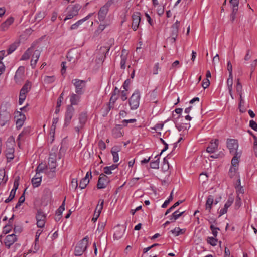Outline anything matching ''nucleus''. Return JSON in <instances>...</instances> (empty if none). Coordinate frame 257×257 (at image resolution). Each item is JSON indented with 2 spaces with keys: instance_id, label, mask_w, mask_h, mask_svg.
I'll return each instance as SVG.
<instances>
[{
  "instance_id": "obj_1",
  "label": "nucleus",
  "mask_w": 257,
  "mask_h": 257,
  "mask_svg": "<svg viewBox=\"0 0 257 257\" xmlns=\"http://www.w3.org/2000/svg\"><path fill=\"white\" fill-rule=\"evenodd\" d=\"M11 105L8 102H4L0 107V125L4 126L9 123L12 111L11 110Z\"/></svg>"
},
{
  "instance_id": "obj_2",
  "label": "nucleus",
  "mask_w": 257,
  "mask_h": 257,
  "mask_svg": "<svg viewBox=\"0 0 257 257\" xmlns=\"http://www.w3.org/2000/svg\"><path fill=\"white\" fill-rule=\"evenodd\" d=\"M81 6L79 4L71 5L67 7L66 10V17L64 21L72 19L74 17L78 14V12L81 9Z\"/></svg>"
},
{
  "instance_id": "obj_3",
  "label": "nucleus",
  "mask_w": 257,
  "mask_h": 257,
  "mask_svg": "<svg viewBox=\"0 0 257 257\" xmlns=\"http://www.w3.org/2000/svg\"><path fill=\"white\" fill-rule=\"evenodd\" d=\"M88 245V237L86 236L80 241L76 245L74 254L76 256H80L86 250Z\"/></svg>"
},
{
  "instance_id": "obj_4",
  "label": "nucleus",
  "mask_w": 257,
  "mask_h": 257,
  "mask_svg": "<svg viewBox=\"0 0 257 257\" xmlns=\"http://www.w3.org/2000/svg\"><path fill=\"white\" fill-rule=\"evenodd\" d=\"M140 92L139 90H136L129 99V105L132 110H135L138 108L140 104Z\"/></svg>"
},
{
  "instance_id": "obj_5",
  "label": "nucleus",
  "mask_w": 257,
  "mask_h": 257,
  "mask_svg": "<svg viewBox=\"0 0 257 257\" xmlns=\"http://www.w3.org/2000/svg\"><path fill=\"white\" fill-rule=\"evenodd\" d=\"M72 83L75 86V92L78 95H81L84 92V88L86 85V82L78 79H74L72 80Z\"/></svg>"
},
{
  "instance_id": "obj_6",
  "label": "nucleus",
  "mask_w": 257,
  "mask_h": 257,
  "mask_svg": "<svg viewBox=\"0 0 257 257\" xmlns=\"http://www.w3.org/2000/svg\"><path fill=\"white\" fill-rule=\"evenodd\" d=\"M75 109L72 105H68L66 109L65 114L64 126H68L71 122V119L73 116Z\"/></svg>"
},
{
  "instance_id": "obj_7",
  "label": "nucleus",
  "mask_w": 257,
  "mask_h": 257,
  "mask_svg": "<svg viewBox=\"0 0 257 257\" xmlns=\"http://www.w3.org/2000/svg\"><path fill=\"white\" fill-rule=\"evenodd\" d=\"M227 147L229 150L230 153L235 154L236 153H239L237 152V149L238 148V142L235 139H228L227 140Z\"/></svg>"
},
{
  "instance_id": "obj_8",
  "label": "nucleus",
  "mask_w": 257,
  "mask_h": 257,
  "mask_svg": "<svg viewBox=\"0 0 257 257\" xmlns=\"http://www.w3.org/2000/svg\"><path fill=\"white\" fill-rule=\"evenodd\" d=\"M24 72L25 68L24 67L20 66L18 68L14 76V80L16 83L20 84L24 80Z\"/></svg>"
},
{
  "instance_id": "obj_9",
  "label": "nucleus",
  "mask_w": 257,
  "mask_h": 257,
  "mask_svg": "<svg viewBox=\"0 0 257 257\" xmlns=\"http://www.w3.org/2000/svg\"><path fill=\"white\" fill-rule=\"evenodd\" d=\"M109 182V179L108 177L104 174L102 173L99 176L97 187L99 189L105 188Z\"/></svg>"
},
{
  "instance_id": "obj_10",
  "label": "nucleus",
  "mask_w": 257,
  "mask_h": 257,
  "mask_svg": "<svg viewBox=\"0 0 257 257\" xmlns=\"http://www.w3.org/2000/svg\"><path fill=\"white\" fill-rule=\"evenodd\" d=\"M141 18V15L140 12H136L132 16V28L136 31L138 28Z\"/></svg>"
},
{
  "instance_id": "obj_11",
  "label": "nucleus",
  "mask_w": 257,
  "mask_h": 257,
  "mask_svg": "<svg viewBox=\"0 0 257 257\" xmlns=\"http://www.w3.org/2000/svg\"><path fill=\"white\" fill-rule=\"evenodd\" d=\"M104 204V200L100 199L98 201V204L97 205L95 210L94 213L93 217L92 219V221L95 222L97 221L98 218L100 216L101 210L103 209Z\"/></svg>"
},
{
  "instance_id": "obj_12",
  "label": "nucleus",
  "mask_w": 257,
  "mask_h": 257,
  "mask_svg": "<svg viewBox=\"0 0 257 257\" xmlns=\"http://www.w3.org/2000/svg\"><path fill=\"white\" fill-rule=\"evenodd\" d=\"M53 150L52 149L51 152L50 153V156L48 159V168L50 169H55L57 166L56 162V154L55 152H52Z\"/></svg>"
},
{
  "instance_id": "obj_13",
  "label": "nucleus",
  "mask_w": 257,
  "mask_h": 257,
  "mask_svg": "<svg viewBox=\"0 0 257 257\" xmlns=\"http://www.w3.org/2000/svg\"><path fill=\"white\" fill-rule=\"evenodd\" d=\"M109 5V4L107 3L100 9L98 14V19L100 21H103L104 20L108 13Z\"/></svg>"
},
{
  "instance_id": "obj_14",
  "label": "nucleus",
  "mask_w": 257,
  "mask_h": 257,
  "mask_svg": "<svg viewBox=\"0 0 257 257\" xmlns=\"http://www.w3.org/2000/svg\"><path fill=\"white\" fill-rule=\"evenodd\" d=\"M218 144L219 141L218 139H215L214 141L212 140L207 148L206 151L209 153L215 152L218 149Z\"/></svg>"
},
{
  "instance_id": "obj_15",
  "label": "nucleus",
  "mask_w": 257,
  "mask_h": 257,
  "mask_svg": "<svg viewBox=\"0 0 257 257\" xmlns=\"http://www.w3.org/2000/svg\"><path fill=\"white\" fill-rule=\"evenodd\" d=\"M119 91L117 89V88H115L114 93L112 95V96L110 97V102L109 104H108V106L107 108V111L108 112L111 108L113 107L114 104L115 102V101L118 99V96L117 95V93H119Z\"/></svg>"
},
{
  "instance_id": "obj_16",
  "label": "nucleus",
  "mask_w": 257,
  "mask_h": 257,
  "mask_svg": "<svg viewBox=\"0 0 257 257\" xmlns=\"http://www.w3.org/2000/svg\"><path fill=\"white\" fill-rule=\"evenodd\" d=\"M17 240L16 235L12 234L7 235L5 239V244L6 246L9 248Z\"/></svg>"
},
{
  "instance_id": "obj_17",
  "label": "nucleus",
  "mask_w": 257,
  "mask_h": 257,
  "mask_svg": "<svg viewBox=\"0 0 257 257\" xmlns=\"http://www.w3.org/2000/svg\"><path fill=\"white\" fill-rule=\"evenodd\" d=\"M120 151L119 146H115L112 148L111 152L113 156V161L114 163H116L119 160V155L118 152Z\"/></svg>"
},
{
  "instance_id": "obj_18",
  "label": "nucleus",
  "mask_w": 257,
  "mask_h": 257,
  "mask_svg": "<svg viewBox=\"0 0 257 257\" xmlns=\"http://www.w3.org/2000/svg\"><path fill=\"white\" fill-rule=\"evenodd\" d=\"M93 13H90V14H88L85 18H84L81 20H79L77 22H76L75 24L72 25L70 27V29L71 30H74V29H77L78 28V27L80 25H81L84 22H85L86 20H87L88 19H89L93 15Z\"/></svg>"
},
{
  "instance_id": "obj_19",
  "label": "nucleus",
  "mask_w": 257,
  "mask_h": 257,
  "mask_svg": "<svg viewBox=\"0 0 257 257\" xmlns=\"http://www.w3.org/2000/svg\"><path fill=\"white\" fill-rule=\"evenodd\" d=\"M213 204H214V197L211 195H209L207 197L205 204V209L208 211V212L210 213L211 212V210Z\"/></svg>"
},
{
  "instance_id": "obj_20",
  "label": "nucleus",
  "mask_w": 257,
  "mask_h": 257,
  "mask_svg": "<svg viewBox=\"0 0 257 257\" xmlns=\"http://www.w3.org/2000/svg\"><path fill=\"white\" fill-rule=\"evenodd\" d=\"M42 180V176L39 173H36L32 179V184L34 187H37L40 185Z\"/></svg>"
},
{
  "instance_id": "obj_21",
  "label": "nucleus",
  "mask_w": 257,
  "mask_h": 257,
  "mask_svg": "<svg viewBox=\"0 0 257 257\" xmlns=\"http://www.w3.org/2000/svg\"><path fill=\"white\" fill-rule=\"evenodd\" d=\"M19 113V117L16 122V126L18 129H20L23 125L26 117L24 114L20 112H18Z\"/></svg>"
},
{
  "instance_id": "obj_22",
  "label": "nucleus",
  "mask_w": 257,
  "mask_h": 257,
  "mask_svg": "<svg viewBox=\"0 0 257 257\" xmlns=\"http://www.w3.org/2000/svg\"><path fill=\"white\" fill-rule=\"evenodd\" d=\"M14 19L12 17L8 18L6 21L3 23L1 26V29L3 31L7 30L9 26L13 23Z\"/></svg>"
},
{
  "instance_id": "obj_23",
  "label": "nucleus",
  "mask_w": 257,
  "mask_h": 257,
  "mask_svg": "<svg viewBox=\"0 0 257 257\" xmlns=\"http://www.w3.org/2000/svg\"><path fill=\"white\" fill-rule=\"evenodd\" d=\"M125 230L123 228L117 227L114 233V238L117 240L120 239L123 235Z\"/></svg>"
},
{
  "instance_id": "obj_24",
  "label": "nucleus",
  "mask_w": 257,
  "mask_h": 257,
  "mask_svg": "<svg viewBox=\"0 0 257 257\" xmlns=\"http://www.w3.org/2000/svg\"><path fill=\"white\" fill-rule=\"evenodd\" d=\"M184 211L179 212V210H177L175 211L170 216L169 219L172 222H174L175 221L178 219L180 217H181Z\"/></svg>"
},
{
  "instance_id": "obj_25",
  "label": "nucleus",
  "mask_w": 257,
  "mask_h": 257,
  "mask_svg": "<svg viewBox=\"0 0 257 257\" xmlns=\"http://www.w3.org/2000/svg\"><path fill=\"white\" fill-rule=\"evenodd\" d=\"M80 97L79 95L76 94H72L70 96V101L71 102V104L70 105H77L80 101Z\"/></svg>"
},
{
  "instance_id": "obj_26",
  "label": "nucleus",
  "mask_w": 257,
  "mask_h": 257,
  "mask_svg": "<svg viewBox=\"0 0 257 257\" xmlns=\"http://www.w3.org/2000/svg\"><path fill=\"white\" fill-rule=\"evenodd\" d=\"M14 149L12 147H8L6 150V156L8 160L11 161L13 159Z\"/></svg>"
},
{
  "instance_id": "obj_27",
  "label": "nucleus",
  "mask_w": 257,
  "mask_h": 257,
  "mask_svg": "<svg viewBox=\"0 0 257 257\" xmlns=\"http://www.w3.org/2000/svg\"><path fill=\"white\" fill-rule=\"evenodd\" d=\"M234 155L231 160V164L234 167H237L239 163V159L241 156V153H236L235 154H233Z\"/></svg>"
},
{
  "instance_id": "obj_28",
  "label": "nucleus",
  "mask_w": 257,
  "mask_h": 257,
  "mask_svg": "<svg viewBox=\"0 0 257 257\" xmlns=\"http://www.w3.org/2000/svg\"><path fill=\"white\" fill-rule=\"evenodd\" d=\"M172 31L171 37H172V39H173V41L175 42L176 41V38H177V35H178V25L177 24H174L172 25Z\"/></svg>"
},
{
  "instance_id": "obj_29",
  "label": "nucleus",
  "mask_w": 257,
  "mask_h": 257,
  "mask_svg": "<svg viewBox=\"0 0 257 257\" xmlns=\"http://www.w3.org/2000/svg\"><path fill=\"white\" fill-rule=\"evenodd\" d=\"M118 165L113 164L110 166H106L103 168L104 173L106 174L109 175L112 173L111 171L117 168Z\"/></svg>"
},
{
  "instance_id": "obj_30",
  "label": "nucleus",
  "mask_w": 257,
  "mask_h": 257,
  "mask_svg": "<svg viewBox=\"0 0 257 257\" xmlns=\"http://www.w3.org/2000/svg\"><path fill=\"white\" fill-rule=\"evenodd\" d=\"M159 156L160 155H157L155 156V160L151 162L150 163V167L153 169H158L159 167Z\"/></svg>"
},
{
  "instance_id": "obj_31",
  "label": "nucleus",
  "mask_w": 257,
  "mask_h": 257,
  "mask_svg": "<svg viewBox=\"0 0 257 257\" xmlns=\"http://www.w3.org/2000/svg\"><path fill=\"white\" fill-rule=\"evenodd\" d=\"M33 51V48H30L27 50V51L23 54L21 57V60H26L29 59L30 55H31L32 52Z\"/></svg>"
},
{
  "instance_id": "obj_32",
  "label": "nucleus",
  "mask_w": 257,
  "mask_h": 257,
  "mask_svg": "<svg viewBox=\"0 0 257 257\" xmlns=\"http://www.w3.org/2000/svg\"><path fill=\"white\" fill-rule=\"evenodd\" d=\"M185 230V229H180L179 227H176L174 229L171 230V232L175 236H178L179 235L184 234Z\"/></svg>"
},
{
  "instance_id": "obj_33",
  "label": "nucleus",
  "mask_w": 257,
  "mask_h": 257,
  "mask_svg": "<svg viewBox=\"0 0 257 257\" xmlns=\"http://www.w3.org/2000/svg\"><path fill=\"white\" fill-rule=\"evenodd\" d=\"M46 214L41 210H39L36 216L37 220H43L46 221Z\"/></svg>"
},
{
  "instance_id": "obj_34",
  "label": "nucleus",
  "mask_w": 257,
  "mask_h": 257,
  "mask_svg": "<svg viewBox=\"0 0 257 257\" xmlns=\"http://www.w3.org/2000/svg\"><path fill=\"white\" fill-rule=\"evenodd\" d=\"M7 181V177H5V170L4 168L0 169V185L5 184Z\"/></svg>"
},
{
  "instance_id": "obj_35",
  "label": "nucleus",
  "mask_w": 257,
  "mask_h": 257,
  "mask_svg": "<svg viewBox=\"0 0 257 257\" xmlns=\"http://www.w3.org/2000/svg\"><path fill=\"white\" fill-rule=\"evenodd\" d=\"M112 135L115 138H119L122 136L121 130L119 126L115 127L112 130Z\"/></svg>"
},
{
  "instance_id": "obj_36",
  "label": "nucleus",
  "mask_w": 257,
  "mask_h": 257,
  "mask_svg": "<svg viewBox=\"0 0 257 257\" xmlns=\"http://www.w3.org/2000/svg\"><path fill=\"white\" fill-rule=\"evenodd\" d=\"M79 123L81 124V126H82L86 122L87 119V114L86 113L82 112L79 115Z\"/></svg>"
},
{
  "instance_id": "obj_37",
  "label": "nucleus",
  "mask_w": 257,
  "mask_h": 257,
  "mask_svg": "<svg viewBox=\"0 0 257 257\" xmlns=\"http://www.w3.org/2000/svg\"><path fill=\"white\" fill-rule=\"evenodd\" d=\"M106 225V222H99L98 225L97 229L96 230V233L102 234V231Z\"/></svg>"
},
{
  "instance_id": "obj_38",
  "label": "nucleus",
  "mask_w": 257,
  "mask_h": 257,
  "mask_svg": "<svg viewBox=\"0 0 257 257\" xmlns=\"http://www.w3.org/2000/svg\"><path fill=\"white\" fill-rule=\"evenodd\" d=\"M31 84L30 82H27L26 84L23 86L21 89L20 92L23 94H27L29 91L31 89Z\"/></svg>"
},
{
  "instance_id": "obj_39",
  "label": "nucleus",
  "mask_w": 257,
  "mask_h": 257,
  "mask_svg": "<svg viewBox=\"0 0 257 257\" xmlns=\"http://www.w3.org/2000/svg\"><path fill=\"white\" fill-rule=\"evenodd\" d=\"M48 167V166L45 164H40L36 169V173H39L40 174V173L43 172L46 170H47Z\"/></svg>"
},
{
  "instance_id": "obj_40",
  "label": "nucleus",
  "mask_w": 257,
  "mask_h": 257,
  "mask_svg": "<svg viewBox=\"0 0 257 257\" xmlns=\"http://www.w3.org/2000/svg\"><path fill=\"white\" fill-rule=\"evenodd\" d=\"M229 2L232 6V10H233L234 12H238L239 0H230Z\"/></svg>"
},
{
  "instance_id": "obj_41",
  "label": "nucleus",
  "mask_w": 257,
  "mask_h": 257,
  "mask_svg": "<svg viewBox=\"0 0 257 257\" xmlns=\"http://www.w3.org/2000/svg\"><path fill=\"white\" fill-rule=\"evenodd\" d=\"M227 84L229 94H231V91H232V85H233L232 75H229V77L227 81Z\"/></svg>"
},
{
  "instance_id": "obj_42",
  "label": "nucleus",
  "mask_w": 257,
  "mask_h": 257,
  "mask_svg": "<svg viewBox=\"0 0 257 257\" xmlns=\"http://www.w3.org/2000/svg\"><path fill=\"white\" fill-rule=\"evenodd\" d=\"M209 223H211V225L210 227V229L212 231V233L214 237H216L218 234V230H219L220 229L218 227H215L214 225L212 224L211 221H209Z\"/></svg>"
},
{
  "instance_id": "obj_43",
  "label": "nucleus",
  "mask_w": 257,
  "mask_h": 257,
  "mask_svg": "<svg viewBox=\"0 0 257 257\" xmlns=\"http://www.w3.org/2000/svg\"><path fill=\"white\" fill-rule=\"evenodd\" d=\"M217 239L214 237H208L207 239V243L213 246L217 245Z\"/></svg>"
},
{
  "instance_id": "obj_44",
  "label": "nucleus",
  "mask_w": 257,
  "mask_h": 257,
  "mask_svg": "<svg viewBox=\"0 0 257 257\" xmlns=\"http://www.w3.org/2000/svg\"><path fill=\"white\" fill-rule=\"evenodd\" d=\"M89 180H87L86 178L82 179L79 183V188L81 189H84L86 187L87 185L89 183Z\"/></svg>"
},
{
  "instance_id": "obj_45",
  "label": "nucleus",
  "mask_w": 257,
  "mask_h": 257,
  "mask_svg": "<svg viewBox=\"0 0 257 257\" xmlns=\"http://www.w3.org/2000/svg\"><path fill=\"white\" fill-rule=\"evenodd\" d=\"M18 46V43H14L13 44H11L9 46V48L7 50V55L10 54L12 52H13L16 49Z\"/></svg>"
},
{
  "instance_id": "obj_46",
  "label": "nucleus",
  "mask_w": 257,
  "mask_h": 257,
  "mask_svg": "<svg viewBox=\"0 0 257 257\" xmlns=\"http://www.w3.org/2000/svg\"><path fill=\"white\" fill-rule=\"evenodd\" d=\"M32 52L33 55L32 59H34L35 61H38L41 54V51L39 49H37L35 50V51L33 50Z\"/></svg>"
},
{
  "instance_id": "obj_47",
  "label": "nucleus",
  "mask_w": 257,
  "mask_h": 257,
  "mask_svg": "<svg viewBox=\"0 0 257 257\" xmlns=\"http://www.w3.org/2000/svg\"><path fill=\"white\" fill-rule=\"evenodd\" d=\"M182 202V201H178L177 202H176L172 206H171L170 208L168 209L165 214V215H167L168 214H169L173 209H174L175 207H176L177 206H178L180 203Z\"/></svg>"
},
{
  "instance_id": "obj_48",
  "label": "nucleus",
  "mask_w": 257,
  "mask_h": 257,
  "mask_svg": "<svg viewBox=\"0 0 257 257\" xmlns=\"http://www.w3.org/2000/svg\"><path fill=\"white\" fill-rule=\"evenodd\" d=\"M234 201V198L232 196H229L227 202L225 204L224 206L226 207V208H229L233 203Z\"/></svg>"
},
{
  "instance_id": "obj_49",
  "label": "nucleus",
  "mask_w": 257,
  "mask_h": 257,
  "mask_svg": "<svg viewBox=\"0 0 257 257\" xmlns=\"http://www.w3.org/2000/svg\"><path fill=\"white\" fill-rule=\"evenodd\" d=\"M127 60V57L121 56L120 67L122 69L125 68V64Z\"/></svg>"
},
{
  "instance_id": "obj_50",
  "label": "nucleus",
  "mask_w": 257,
  "mask_h": 257,
  "mask_svg": "<svg viewBox=\"0 0 257 257\" xmlns=\"http://www.w3.org/2000/svg\"><path fill=\"white\" fill-rule=\"evenodd\" d=\"M55 81V77L54 76H46L44 78V81L46 83H51Z\"/></svg>"
},
{
  "instance_id": "obj_51",
  "label": "nucleus",
  "mask_w": 257,
  "mask_h": 257,
  "mask_svg": "<svg viewBox=\"0 0 257 257\" xmlns=\"http://www.w3.org/2000/svg\"><path fill=\"white\" fill-rule=\"evenodd\" d=\"M25 196L24 194H23L19 199V201L17 203L15 208H18L21 204L25 201Z\"/></svg>"
},
{
  "instance_id": "obj_52",
  "label": "nucleus",
  "mask_w": 257,
  "mask_h": 257,
  "mask_svg": "<svg viewBox=\"0 0 257 257\" xmlns=\"http://www.w3.org/2000/svg\"><path fill=\"white\" fill-rule=\"evenodd\" d=\"M64 206H65V200L63 202L61 205L57 209V210L56 212V214H60V215H62V212H63V211L65 209Z\"/></svg>"
},
{
  "instance_id": "obj_53",
  "label": "nucleus",
  "mask_w": 257,
  "mask_h": 257,
  "mask_svg": "<svg viewBox=\"0 0 257 257\" xmlns=\"http://www.w3.org/2000/svg\"><path fill=\"white\" fill-rule=\"evenodd\" d=\"M49 178H53L55 175V169H50L49 171L45 172Z\"/></svg>"
},
{
  "instance_id": "obj_54",
  "label": "nucleus",
  "mask_w": 257,
  "mask_h": 257,
  "mask_svg": "<svg viewBox=\"0 0 257 257\" xmlns=\"http://www.w3.org/2000/svg\"><path fill=\"white\" fill-rule=\"evenodd\" d=\"M15 193H16V192H15L11 190L9 197L7 199H6L5 202L6 203H8L10 201H11L14 198L15 195Z\"/></svg>"
},
{
  "instance_id": "obj_55",
  "label": "nucleus",
  "mask_w": 257,
  "mask_h": 257,
  "mask_svg": "<svg viewBox=\"0 0 257 257\" xmlns=\"http://www.w3.org/2000/svg\"><path fill=\"white\" fill-rule=\"evenodd\" d=\"M71 186L73 189H74L75 190L78 187V181L77 179H72L71 183Z\"/></svg>"
},
{
  "instance_id": "obj_56",
  "label": "nucleus",
  "mask_w": 257,
  "mask_h": 257,
  "mask_svg": "<svg viewBox=\"0 0 257 257\" xmlns=\"http://www.w3.org/2000/svg\"><path fill=\"white\" fill-rule=\"evenodd\" d=\"M157 12L159 16H162L164 13V7L161 6H158L157 9Z\"/></svg>"
},
{
  "instance_id": "obj_57",
  "label": "nucleus",
  "mask_w": 257,
  "mask_h": 257,
  "mask_svg": "<svg viewBox=\"0 0 257 257\" xmlns=\"http://www.w3.org/2000/svg\"><path fill=\"white\" fill-rule=\"evenodd\" d=\"M120 97L122 101H125L127 99L126 90H122L121 91Z\"/></svg>"
},
{
  "instance_id": "obj_58",
  "label": "nucleus",
  "mask_w": 257,
  "mask_h": 257,
  "mask_svg": "<svg viewBox=\"0 0 257 257\" xmlns=\"http://www.w3.org/2000/svg\"><path fill=\"white\" fill-rule=\"evenodd\" d=\"M227 67L229 72V75H232V66L230 61H228L227 62Z\"/></svg>"
},
{
  "instance_id": "obj_59",
  "label": "nucleus",
  "mask_w": 257,
  "mask_h": 257,
  "mask_svg": "<svg viewBox=\"0 0 257 257\" xmlns=\"http://www.w3.org/2000/svg\"><path fill=\"white\" fill-rule=\"evenodd\" d=\"M135 122H136V119H125L122 121V123L126 126L128 123H134Z\"/></svg>"
},
{
  "instance_id": "obj_60",
  "label": "nucleus",
  "mask_w": 257,
  "mask_h": 257,
  "mask_svg": "<svg viewBox=\"0 0 257 257\" xmlns=\"http://www.w3.org/2000/svg\"><path fill=\"white\" fill-rule=\"evenodd\" d=\"M249 126L251 127L253 130L257 131V123L256 122L251 120L249 122Z\"/></svg>"
},
{
  "instance_id": "obj_61",
  "label": "nucleus",
  "mask_w": 257,
  "mask_h": 257,
  "mask_svg": "<svg viewBox=\"0 0 257 257\" xmlns=\"http://www.w3.org/2000/svg\"><path fill=\"white\" fill-rule=\"evenodd\" d=\"M98 145L99 148L102 150H103L106 148L105 143L102 140H100L98 142Z\"/></svg>"
},
{
  "instance_id": "obj_62",
  "label": "nucleus",
  "mask_w": 257,
  "mask_h": 257,
  "mask_svg": "<svg viewBox=\"0 0 257 257\" xmlns=\"http://www.w3.org/2000/svg\"><path fill=\"white\" fill-rule=\"evenodd\" d=\"M241 199L239 195H237L236 201H235V206L236 207L239 208L241 205Z\"/></svg>"
},
{
  "instance_id": "obj_63",
  "label": "nucleus",
  "mask_w": 257,
  "mask_h": 257,
  "mask_svg": "<svg viewBox=\"0 0 257 257\" xmlns=\"http://www.w3.org/2000/svg\"><path fill=\"white\" fill-rule=\"evenodd\" d=\"M63 95H64V93H63V92H62L60 94V96L59 97V98L57 100V105H58V107H60L61 105L62 101L63 100Z\"/></svg>"
},
{
  "instance_id": "obj_64",
  "label": "nucleus",
  "mask_w": 257,
  "mask_h": 257,
  "mask_svg": "<svg viewBox=\"0 0 257 257\" xmlns=\"http://www.w3.org/2000/svg\"><path fill=\"white\" fill-rule=\"evenodd\" d=\"M210 85V81L208 79H206L204 80L202 83V87L205 89L207 88Z\"/></svg>"
}]
</instances>
